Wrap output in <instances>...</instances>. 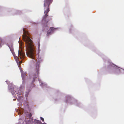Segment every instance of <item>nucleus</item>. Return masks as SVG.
<instances>
[{
	"mask_svg": "<svg viewBox=\"0 0 124 124\" xmlns=\"http://www.w3.org/2000/svg\"><path fill=\"white\" fill-rule=\"evenodd\" d=\"M34 121L35 123H37L38 124H42L41 122L39 120H35Z\"/></svg>",
	"mask_w": 124,
	"mask_h": 124,
	"instance_id": "nucleus-6",
	"label": "nucleus"
},
{
	"mask_svg": "<svg viewBox=\"0 0 124 124\" xmlns=\"http://www.w3.org/2000/svg\"><path fill=\"white\" fill-rule=\"evenodd\" d=\"M51 32H49L48 31H47V34L48 35L51 34Z\"/></svg>",
	"mask_w": 124,
	"mask_h": 124,
	"instance_id": "nucleus-13",
	"label": "nucleus"
},
{
	"mask_svg": "<svg viewBox=\"0 0 124 124\" xmlns=\"http://www.w3.org/2000/svg\"><path fill=\"white\" fill-rule=\"evenodd\" d=\"M9 47L15 59L16 60L17 59L18 60L19 62L20 63H21L22 62L20 61V60L24 59L25 56V54H24L23 52L21 51H20L19 50H18V56L17 57L16 55L14 52V49L12 46H9Z\"/></svg>",
	"mask_w": 124,
	"mask_h": 124,
	"instance_id": "nucleus-3",
	"label": "nucleus"
},
{
	"mask_svg": "<svg viewBox=\"0 0 124 124\" xmlns=\"http://www.w3.org/2000/svg\"><path fill=\"white\" fill-rule=\"evenodd\" d=\"M16 93H15V90H14L13 91H12L11 93H12L14 95H16V94H17V93H16V91H15Z\"/></svg>",
	"mask_w": 124,
	"mask_h": 124,
	"instance_id": "nucleus-9",
	"label": "nucleus"
},
{
	"mask_svg": "<svg viewBox=\"0 0 124 124\" xmlns=\"http://www.w3.org/2000/svg\"><path fill=\"white\" fill-rule=\"evenodd\" d=\"M32 87H33L34 86V85L33 84H32Z\"/></svg>",
	"mask_w": 124,
	"mask_h": 124,
	"instance_id": "nucleus-15",
	"label": "nucleus"
},
{
	"mask_svg": "<svg viewBox=\"0 0 124 124\" xmlns=\"http://www.w3.org/2000/svg\"><path fill=\"white\" fill-rule=\"evenodd\" d=\"M50 29L51 30V31H52L54 30V28L53 27H51L50 28Z\"/></svg>",
	"mask_w": 124,
	"mask_h": 124,
	"instance_id": "nucleus-11",
	"label": "nucleus"
},
{
	"mask_svg": "<svg viewBox=\"0 0 124 124\" xmlns=\"http://www.w3.org/2000/svg\"><path fill=\"white\" fill-rule=\"evenodd\" d=\"M51 4H49L48 3H44V7L45 15L42 19L43 22L47 23L49 21L51 20V17L48 16L47 15V14L50 11L49 7Z\"/></svg>",
	"mask_w": 124,
	"mask_h": 124,
	"instance_id": "nucleus-2",
	"label": "nucleus"
},
{
	"mask_svg": "<svg viewBox=\"0 0 124 124\" xmlns=\"http://www.w3.org/2000/svg\"><path fill=\"white\" fill-rule=\"evenodd\" d=\"M31 116H32L31 114V113H30L28 114V117L29 118H30V117H31Z\"/></svg>",
	"mask_w": 124,
	"mask_h": 124,
	"instance_id": "nucleus-10",
	"label": "nucleus"
},
{
	"mask_svg": "<svg viewBox=\"0 0 124 124\" xmlns=\"http://www.w3.org/2000/svg\"><path fill=\"white\" fill-rule=\"evenodd\" d=\"M32 121H33V119H32Z\"/></svg>",
	"mask_w": 124,
	"mask_h": 124,
	"instance_id": "nucleus-16",
	"label": "nucleus"
},
{
	"mask_svg": "<svg viewBox=\"0 0 124 124\" xmlns=\"http://www.w3.org/2000/svg\"><path fill=\"white\" fill-rule=\"evenodd\" d=\"M40 118L41 119V120L43 122H44V119L42 117H40Z\"/></svg>",
	"mask_w": 124,
	"mask_h": 124,
	"instance_id": "nucleus-12",
	"label": "nucleus"
},
{
	"mask_svg": "<svg viewBox=\"0 0 124 124\" xmlns=\"http://www.w3.org/2000/svg\"><path fill=\"white\" fill-rule=\"evenodd\" d=\"M53 0H44V3H48L49 4H51Z\"/></svg>",
	"mask_w": 124,
	"mask_h": 124,
	"instance_id": "nucleus-4",
	"label": "nucleus"
},
{
	"mask_svg": "<svg viewBox=\"0 0 124 124\" xmlns=\"http://www.w3.org/2000/svg\"><path fill=\"white\" fill-rule=\"evenodd\" d=\"M23 32L24 34L23 36V38L24 41L26 43V51L27 56L33 59V61L34 62L36 61L37 60L36 58L38 59V62L35 67L36 73L33 75L32 81L33 82L35 81V78H37L38 76L39 63L42 61V60L40 58H39V54H36V51L34 47L32 41L29 37L27 35L28 34V32L25 31L24 29H23Z\"/></svg>",
	"mask_w": 124,
	"mask_h": 124,
	"instance_id": "nucleus-1",
	"label": "nucleus"
},
{
	"mask_svg": "<svg viewBox=\"0 0 124 124\" xmlns=\"http://www.w3.org/2000/svg\"><path fill=\"white\" fill-rule=\"evenodd\" d=\"M30 119L29 118H26L24 120V122L26 123H25L24 124H29V122H30Z\"/></svg>",
	"mask_w": 124,
	"mask_h": 124,
	"instance_id": "nucleus-5",
	"label": "nucleus"
},
{
	"mask_svg": "<svg viewBox=\"0 0 124 124\" xmlns=\"http://www.w3.org/2000/svg\"><path fill=\"white\" fill-rule=\"evenodd\" d=\"M27 75L26 73H23L22 74V77L23 79L25 77V76H26Z\"/></svg>",
	"mask_w": 124,
	"mask_h": 124,
	"instance_id": "nucleus-7",
	"label": "nucleus"
},
{
	"mask_svg": "<svg viewBox=\"0 0 124 124\" xmlns=\"http://www.w3.org/2000/svg\"><path fill=\"white\" fill-rule=\"evenodd\" d=\"M3 42V40L2 39L0 38V47H1V44L3 45L4 44V43L2 44Z\"/></svg>",
	"mask_w": 124,
	"mask_h": 124,
	"instance_id": "nucleus-8",
	"label": "nucleus"
},
{
	"mask_svg": "<svg viewBox=\"0 0 124 124\" xmlns=\"http://www.w3.org/2000/svg\"><path fill=\"white\" fill-rule=\"evenodd\" d=\"M45 28H46L47 30H48L49 29V27L47 26Z\"/></svg>",
	"mask_w": 124,
	"mask_h": 124,
	"instance_id": "nucleus-14",
	"label": "nucleus"
}]
</instances>
